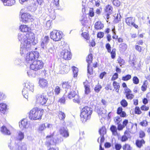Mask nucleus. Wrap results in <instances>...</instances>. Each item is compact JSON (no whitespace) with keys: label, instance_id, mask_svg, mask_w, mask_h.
Wrapping results in <instances>:
<instances>
[{"label":"nucleus","instance_id":"58836bf2","mask_svg":"<svg viewBox=\"0 0 150 150\" xmlns=\"http://www.w3.org/2000/svg\"><path fill=\"white\" fill-rule=\"evenodd\" d=\"M98 112L99 115H100L103 117L105 114L106 111L104 109H100L98 111Z\"/></svg>","mask_w":150,"mask_h":150},{"label":"nucleus","instance_id":"864d4df0","mask_svg":"<svg viewBox=\"0 0 150 150\" xmlns=\"http://www.w3.org/2000/svg\"><path fill=\"white\" fill-rule=\"evenodd\" d=\"M102 87L101 85H96L94 88V90L96 92H98L101 89Z\"/></svg>","mask_w":150,"mask_h":150},{"label":"nucleus","instance_id":"393cba45","mask_svg":"<svg viewBox=\"0 0 150 150\" xmlns=\"http://www.w3.org/2000/svg\"><path fill=\"white\" fill-rule=\"evenodd\" d=\"M24 134L23 132L21 131H19L17 133V135L16 137L17 140L19 141L22 140L24 138Z\"/></svg>","mask_w":150,"mask_h":150},{"label":"nucleus","instance_id":"4468645a","mask_svg":"<svg viewBox=\"0 0 150 150\" xmlns=\"http://www.w3.org/2000/svg\"><path fill=\"white\" fill-rule=\"evenodd\" d=\"M39 86L42 88H44L48 85L47 81L44 79L40 78L38 81Z\"/></svg>","mask_w":150,"mask_h":150},{"label":"nucleus","instance_id":"a211bd4d","mask_svg":"<svg viewBox=\"0 0 150 150\" xmlns=\"http://www.w3.org/2000/svg\"><path fill=\"white\" fill-rule=\"evenodd\" d=\"M19 126L20 128L22 129L28 128V121L25 119H23L19 122Z\"/></svg>","mask_w":150,"mask_h":150},{"label":"nucleus","instance_id":"c03bdc74","mask_svg":"<svg viewBox=\"0 0 150 150\" xmlns=\"http://www.w3.org/2000/svg\"><path fill=\"white\" fill-rule=\"evenodd\" d=\"M127 45L125 43H122L120 45V47L122 48V51H125L127 49Z\"/></svg>","mask_w":150,"mask_h":150},{"label":"nucleus","instance_id":"a19ab883","mask_svg":"<svg viewBox=\"0 0 150 150\" xmlns=\"http://www.w3.org/2000/svg\"><path fill=\"white\" fill-rule=\"evenodd\" d=\"M122 148L123 150H131L132 148L128 144H125L122 146Z\"/></svg>","mask_w":150,"mask_h":150},{"label":"nucleus","instance_id":"49530a36","mask_svg":"<svg viewBox=\"0 0 150 150\" xmlns=\"http://www.w3.org/2000/svg\"><path fill=\"white\" fill-rule=\"evenodd\" d=\"M112 3L114 6L118 7L120 4V2L118 0H113Z\"/></svg>","mask_w":150,"mask_h":150},{"label":"nucleus","instance_id":"1a4fd4ad","mask_svg":"<svg viewBox=\"0 0 150 150\" xmlns=\"http://www.w3.org/2000/svg\"><path fill=\"white\" fill-rule=\"evenodd\" d=\"M8 147L11 150H27L26 145L24 143L19 144H11Z\"/></svg>","mask_w":150,"mask_h":150},{"label":"nucleus","instance_id":"c85d7f7f","mask_svg":"<svg viewBox=\"0 0 150 150\" xmlns=\"http://www.w3.org/2000/svg\"><path fill=\"white\" fill-rule=\"evenodd\" d=\"M62 86L63 88L66 89L65 90L66 91V92L68 91L69 89H71V86L67 82H63L62 83Z\"/></svg>","mask_w":150,"mask_h":150},{"label":"nucleus","instance_id":"e2e57ef3","mask_svg":"<svg viewBox=\"0 0 150 150\" xmlns=\"http://www.w3.org/2000/svg\"><path fill=\"white\" fill-rule=\"evenodd\" d=\"M88 72L90 74H92L93 73V69L91 67H90L88 64Z\"/></svg>","mask_w":150,"mask_h":150},{"label":"nucleus","instance_id":"7c9ffc66","mask_svg":"<svg viewBox=\"0 0 150 150\" xmlns=\"http://www.w3.org/2000/svg\"><path fill=\"white\" fill-rule=\"evenodd\" d=\"M110 130L113 135L116 136L117 135V129L116 126L114 125H112L110 128Z\"/></svg>","mask_w":150,"mask_h":150},{"label":"nucleus","instance_id":"c9c22d12","mask_svg":"<svg viewBox=\"0 0 150 150\" xmlns=\"http://www.w3.org/2000/svg\"><path fill=\"white\" fill-rule=\"evenodd\" d=\"M93 56L92 54H89L86 58V61L88 63V64L90 65L92 62L93 59Z\"/></svg>","mask_w":150,"mask_h":150},{"label":"nucleus","instance_id":"7ed1b4c3","mask_svg":"<svg viewBox=\"0 0 150 150\" xmlns=\"http://www.w3.org/2000/svg\"><path fill=\"white\" fill-rule=\"evenodd\" d=\"M92 111V109L87 106L83 108L80 114L81 120L82 122H85L90 118Z\"/></svg>","mask_w":150,"mask_h":150},{"label":"nucleus","instance_id":"69168bd1","mask_svg":"<svg viewBox=\"0 0 150 150\" xmlns=\"http://www.w3.org/2000/svg\"><path fill=\"white\" fill-rule=\"evenodd\" d=\"M118 77V74L116 73L114 74L112 78V80L113 81L117 79Z\"/></svg>","mask_w":150,"mask_h":150},{"label":"nucleus","instance_id":"f257e3e1","mask_svg":"<svg viewBox=\"0 0 150 150\" xmlns=\"http://www.w3.org/2000/svg\"><path fill=\"white\" fill-rule=\"evenodd\" d=\"M17 38L21 44H29L34 45L38 42L37 39L35 38V35L30 32H28L25 34L23 33H19Z\"/></svg>","mask_w":150,"mask_h":150},{"label":"nucleus","instance_id":"b1692460","mask_svg":"<svg viewBox=\"0 0 150 150\" xmlns=\"http://www.w3.org/2000/svg\"><path fill=\"white\" fill-rule=\"evenodd\" d=\"M134 22V19L132 18L128 17L126 19V23L129 26H132Z\"/></svg>","mask_w":150,"mask_h":150},{"label":"nucleus","instance_id":"79ce46f5","mask_svg":"<svg viewBox=\"0 0 150 150\" xmlns=\"http://www.w3.org/2000/svg\"><path fill=\"white\" fill-rule=\"evenodd\" d=\"M60 91L61 89L58 86H56L54 89L55 95H58L60 93Z\"/></svg>","mask_w":150,"mask_h":150},{"label":"nucleus","instance_id":"2f4dec72","mask_svg":"<svg viewBox=\"0 0 150 150\" xmlns=\"http://www.w3.org/2000/svg\"><path fill=\"white\" fill-rule=\"evenodd\" d=\"M70 92L69 93L68 96V97L70 99L72 98L73 97H74L77 94L76 92L74 91H73L71 89H70Z\"/></svg>","mask_w":150,"mask_h":150},{"label":"nucleus","instance_id":"a18cd8bd","mask_svg":"<svg viewBox=\"0 0 150 150\" xmlns=\"http://www.w3.org/2000/svg\"><path fill=\"white\" fill-rule=\"evenodd\" d=\"M122 120L121 117L117 116L114 118V121L115 123L118 124Z\"/></svg>","mask_w":150,"mask_h":150},{"label":"nucleus","instance_id":"0e129e2a","mask_svg":"<svg viewBox=\"0 0 150 150\" xmlns=\"http://www.w3.org/2000/svg\"><path fill=\"white\" fill-rule=\"evenodd\" d=\"M141 109L143 110L147 111L149 109V107L145 105H143L141 107Z\"/></svg>","mask_w":150,"mask_h":150},{"label":"nucleus","instance_id":"338daca9","mask_svg":"<svg viewBox=\"0 0 150 150\" xmlns=\"http://www.w3.org/2000/svg\"><path fill=\"white\" fill-rule=\"evenodd\" d=\"M45 127L49 128H52L53 127V125L48 123H46L45 124Z\"/></svg>","mask_w":150,"mask_h":150},{"label":"nucleus","instance_id":"f704fd0d","mask_svg":"<svg viewBox=\"0 0 150 150\" xmlns=\"http://www.w3.org/2000/svg\"><path fill=\"white\" fill-rule=\"evenodd\" d=\"M113 86H114V88L115 89L116 91L117 92H119V90L120 88L119 83L116 81H114L113 83Z\"/></svg>","mask_w":150,"mask_h":150},{"label":"nucleus","instance_id":"de8ad7c7","mask_svg":"<svg viewBox=\"0 0 150 150\" xmlns=\"http://www.w3.org/2000/svg\"><path fill=\"white\" fill-rule=\"evenodd\" d=\"M147 83L145 81L144 82L143 85L141 87V89L143 91H145L146 90L147 88Z\"/></svg>","mask_w":150,"mask_h":150},{"label":"nucleus","instance_id":"a878e982","mask_svg":"<svg viewBox=\"0 0 150 150\" xmlns=\"http://www.w3.org/2000/svg\"><path fill=\"white\" fill-rule=\"evenodd\" d=\"M19 29L22 32H27L30 30V28L26 25H21L19 27Z\"/></svg>","mask_w":150,"mask_h":150},{"label":"nucleus","instance_id":"f3484780","mask_svg":"<svg viewBox=\"0 0 150 150\" xmlns=\"http://www.w3.org/2000/svg\"><path fill=\"white\" fill-rule=\"evenodd\" d=\"M59 133L62 136L64 137H67L69 136V133L67 128L63 127L59 130Z\"/></svg>","mask_w":150,"mask_h":150},{"label":"nucleus","instance_id":"f03ea898","mask_svg":"<svg viewBox=\"0 0 150 150\" xmlns=\"http://www.w3.org/2000/svg\"><path fill=\"white\" fill-rule=\"evenodd\" d=\"M44 112L43 110L42 109L37 108H34L30 112L29 118L32 120H40Z\"/></svg>","mask_w":150,"mask_h":150},{"label":"nucleus","instance_id":"2eb2a0df","mask_svg":"<svg viewBox=\"0 0 150 150\" xmlns=\"http://www.w3.org/2000/svg\"><path fill=\"white\" fill-rule=\"evenodd\" d=\"M21 18L20 20L23 22H25L28 21L31 18V16L28 13H24L21 15Z\"/></svg>","mask_w":150,"mask_h":150},{"label":"nucleus","instance_id":"412c9836","mask_svg":"<svg viewBox=\"0 0 150 150\" xmlns=\"http://www.w3.org/2000/svg\"><path fill=\"white\" fill-rule=\"evenodd\" d=\"M4 6H11L13 5L15 3L14 0H1Z\"/></svg>","mask_w":150,"mask_h":150},{"label":"nucleus","instance_id":"0eeeda50","mask_svg":"<svg viewBox=\"0 0 150 150\" xmlns=\"http://www.w3.org/2000/svg\"><path fill=\"white\" fill-rule=\"evenodd\" d=\"M43 66V63L41 60H35L30 65V68L32 70L35 71L41 69Z\"/></svg>","mask_w":150,"mask_h":150},{"label":"nucleus","instance_id":"aec40b11","mask_svg":"<svg viewBox=\"0 0 150 150\" xmlns=\"http://www.w3.org/2000/svg\"><path fill=\"white\" fill-rule=\"evenodd\" d=\"M49 37L48 36H45L42 40L41 46L43 49H45V47L49 41Z\"/></svg>","mask_w":150,"mask_h":150},{"label":"nucleus","instance_id":"37998d69","mask_svg":"<svg viewBox=\"0 0 150 150\" xmlns=\"http://www.w3.org/2000/svg\"><path fill=\"white\" fill-rule=\"evenodd\" d=\"M74 98L73 99L74 102L77 103H79L80 102V98L79 95L76 94Z\"/></svg>","mask_w":150,"mask_h":150},{"label":"nucleus","instance_id":"bb28decb","mask_svg":"<svg viewBox=\"0 0 150 150\" xmlns=\"http://www.w3.org/2000/svg\"><path fill=\"white\" fill-rule=\"evenodd\" d=\"M104 27L103 24L100 21H98L96 23L94 27L97 30H100Z\"/></svg>","mask_w":150,"mask_h":150},{"label":"nucleus","instance_id":"680f3d73","mask_svg":"<svg viewBox=\"0 0 150 150\" xmlns=\"http://www.w3.org/2000/svg\"><path fill=\"white\" fill-rule=\"evenodd\" d=\"M118 63H119L120 66L123 64L124 63V60L120 58H118L117 59Z\"/></svg>","mask_w":150,"mask_h":150},{"label":"nucleus","instance_id":"09e8293b","mask_svg":"<svg viewBox=\"0 0 150 150\" xmlns=\"http://www.w3.org/2000/svg\"><path fill=\"white\" fill-rule=\"evenodd\" d=\"M121 105L123 107H125L127 105V103L125 99L122 100L120 102Z\"/></svg>","mask_w":150,"mask_h":150},{"label":"nucleus","instance_id":"9d476101","mask_svg":"<svg viewBox=\"0 0 150 150\" xmlns=\"http://www.w3.org/2000/svg\"><path fill=\"white\" fill-rule=\"evenodd\" d=\"M54 135L53 134L48 135L46 137V145L49 147L51 145H55L56 144L58 143V141L54 139L53 138Z\"/></svg>","mask_w":150,"mask_h":150},{"label":"nucleus","instance_id":"8fccbe9b","mask_svg":"<svg viewBox=\"0 0 150 150\" xmlns=\"http://www.w3.org/2000/svg\"><path fill=\"white\" fill-rule=\"evenodd\" d=\"M45 128V124H42L40 125L38 129V131L41 132Z\"/></svg>","mask_w":150,"mask_h":150},{"label":"nucleus","instance_id":"4d7b16f0","mask_svg":"<svg viewBox=\"0 0 150 150\" xmlns=\"http://www.w3.org/2000/svg\"><path fill=\"white\" fill-rule=\"evenodd\" d=\"M6 96L3 93L0 92V101L5 99Z\"/></svg>","mask_w":150,"mask_h":150},{"label":"nucleus","instance_id":"4be33fe9","mask_svg":"<svg viewBox=\"0 0 150 150\" xmlns=\"http://www.w3.org/2000/svg\"><path fill=\"white\" fill-rule=\"evenodd\" d=\"M46 48V52L48 54H52L54 53V47L53 46L48 45L47 47L46 46L45 49Z\"/></svg>","mask_w":150,"mask_h":150},{"label":"nucleus","instance_id":"f8f14e48","mask_svg":"<svg viewBox=\"0 0 150 150\" xmlns=\"http://www.w3.org/2000/svg\"><path fill=\"white\" fill-rule=\"evenodd\" d=\"M71 56V52L67 50H62L60 53V57L65 60L70 59Z\"/></svg>","mask_w":150,"mask_h":150},{"label":"nucleus","instance_id":"423d86ee","mask_svg":"<svg viewBox=\"0 0 150 150\" xmlns=\"http://www.w3.org/2000/svg\"><path fill=\"white\" fill-rule=\"evenodd\" d=\"M62 36V33L60 31L54 30L50 33L51 39L55 41H58L60 40Z\"/></svg>","mask_w":150,"mask_h":150},{"label":"nucleus","instance_id":"3c124183","mask_svg":"<svg viewBox=\"0 0 150 150\" xmlns=\"http://www.w3.org/2000/svg\"><path fill=\"white\" fill-rule=\"evenodd\" d=\"M111 54V57L112 59H114L115 56V49L113 48L112 49L111 52H110Z\"/></svg>","mask_w":150,"mask_h":150},{"label":"nucleus","instance_id":"ea45409f","mask_svg":"<svg viewBox=\"0 0 150 150\" xmlns=\"http://www.w3.org/2000/svg\"><path fill=\"white\" fill-rule=\"evenodd\" d=\"M131 78V76L129 74H127L125 76H122V80L124 81H127Z\"/></svg>","mask_w":150,"mask_h":150},{"label":"nucleus","instance_id":"ddd939ff","mask_svg":"<svg viewBox=\"0 0 150 150\" xmlns=\"http://www.w3.org/2000/svg\"><path fill=\"white\" fill-rule=\"evenodd\" d=\"M69 70L70 68L69 66L65 65L64 64H61L59 71L60 73L63 74L65 73H67Z\"/></svg>","mask_w":150,"mask_h":150},{"label":"nucleus","instance_id":"9b49d317","mask_svg":"<svg viewBox=\"0 0 150 150\" xmlns=\"http://www.w3.org/2000/svg\"><path fill=\"white\" fill-rule=\"evenodd\" d=\"M32 45H28L21 44L20 54L21 56L24 55L25 54L27 53L28 51L30 50L31 47Z\"/></svg>","mask_w":150,"mask_h":150},{"label":"nucleus","instance_id":"e433bc0d","mask_svg":"<svg viewBox=\"0 0 150 150\" xmlns=\"http://www.w3.org/2000/svg\"><path fill=\"white\" fill-rule=\"evenodd\" d=\"M99 132L100 135H104L106 133V129L105 127L103 126L100 129Z\"/></svg>","mask_w":150,"mask_h":150},{"label":"nucleus","instance_id":"cd10ccee","mask_svg":"<svg viewBox=\"0 0 150 150\" xmlns=\"http://www.w3.org/2000/svg\"><path fill=\"white\" fill-rule=\"evenodd\" d=\"M7 109V105L4 103L0 104V110L1 112L5 113Z\"/></svg>","mask_w":150,"mask_h":150},{"label":"nucleus","instance_id":"473e14b6","mask_svg":"<svg viewBox=\"0 0 150 150\" xmlns=\"http://www.w3.org/2000/svg\"><path fill=\"white\" fill-rule=\"evenodd\" d=\"M144 143V141L143 139L141 140H137L136 142V144L137 146L139 148L141 147L142 145V144Z\"/></svg>","mask_w":150,"mask_h":150},{"label":"nucleus","instance_id":"6e6d98bb","mask_svg":"<svg viewBox=\"0 0 150 150\" xmlns=\"http://www.w3.org/2000/svg\"><path fill=\"white\" fill-rule=\"evenodd\" d=\"M27 74L28 75L29 77L34 76H35V73L33 72L31 70H29L27 72Z\"/></svg>","mask_w":150,"mask_h":150},{"label":"nucleus","instance_id":"774afa93","mask_svg":"<svg viewBox=\"0 0 150 150\" xmlns=\"http://www.w3.org/2000/svg\"><path fill=\"white\" fill-rule=\"evenodd\" d=\"M125 127L121 124H119L117 126V129L118 130L120 131L123 129Z\"/></svg>","mask_w":150,"mask_h":150},{"label":"nucleus","instance_id":"bf43d9fd","mask_svg":"<svg viewBox=\"0 0 150 150\" xmlns=\"http://www.w3.org/2000/svg\"><path fill=\"white\" fill-rule=\"evenodd\" d=\"M89 14V15L91 17L94 16V13L93 11V8H91L90 9Z\"/></svg>","mask_w":150,"mask_h":150},{"label":"nucleus","instance_id":"5fc2aeb1","mask_svg":"<svg viewBox=\"0 0 150 150\" xmlns=\"http://www.w3.org/2000/svg\"><path fill=\"white\" fill-rule=\"evenodd\" d=\"M133 81L134 83L138 84L139 83V80L138 78L136 76H134L133 78Z\"/></svg>","mask_w":150,"mask_h":150},{"label":"nucleus","instance_id":"5701e85b","mask_svg":"<svg viewBox=\"0 0 150 150\" xmlns=\"http://www.w3.org/2000/svg\"><path fill=\"white\" fill-rule=\"evenodd\" d=\"M0 131L2 134L5 135H10L11 134L10 131L4 126L1 127Z\"/></svg>","mask_w":150,"mask_h":150},{"label":"nucleus","instance_id":"c756f323","mask_svg":"<svg viewBox=\"0 0 150 150\" xmlns=\"http://www.w3.org/2000/svg\"><path fill=\"white\" fill-rule=\"evenodd\" d=\"M112 8L110 5H108L106 7L105 11L107 13V15L108 16L109 14L112 13Z\"/></svg>","mask_w":150,"mask_h":150},{"label":"nucleus","instance_id":"052dcab7","mask_svg":"<svg viewBox=\"0 0 150 150\" xmlns=\"http://www.w3.org/2000/svg\"><path fill=\"white\" fill-rule=\"evenodd\" d=\"M148 122L146 120H143L142 122H140V125L143 126H146L147 125Z\"/></svg>","mask_w":150,"mask_h":150},{"label":"nucleus","instance_id":"6ab92c4d","mask_svg":"<svg viewBox=\"0 0 150 150\" xmlns=\"http://www.w3.org/2000/svg\"><path fill=\"white\" fill-rule=\"evenodd\" d=\"M83 84L85 88V93L86 94L88 95L91 92L89 83L87 81H86L83 82Z\"/></svg>","mask_w":150,"mask_h":150},{"label":"nucleus","instance_id":"dca6fc26","mask_svg":"<svg viewBox=\"0 0 150 150\" xmlns=\"http://www.w3.org/2000/svg\"><path fill=\"white\" fill-rule=\"evenodd\" d=\"M126 97L127 99L131 100L134 97V95L132 93L131 91L128 88L125 89Z\"/></svg>","mask_w":150,"mask_h":150},{"label":"nucleus","instance_id":"603ef678","mask_svg":"<svg viewBox=\"0 0 150 150\" xmlns=\"http://www.w3.org/2000/svg\"><path fill=\"white\" fill-rule=\"evenodd\" d=\"M122 148L121 145L120 144L115 143V148L116 150H120Z\"/></svg>","mask_w":150,"mask_h":150},{"label":"nucleus","instance_id":"72a5a7b5","mask_svg":"<svg viewBox=\"0 0 150 150\" xmlns=\"http://www.w3.org/2000/svg\"><path fill=\"white\" fill-rule=\"evenodd\" d=\"M58 116L60 120H64L65 117L66 115L64 112L59 111L58 113Z\"/></svg>","mask_w":150,"mask_h":150},{"label":"nucleus","instance_id":"4c0bfd02","mask_svg":"<svg viewBox=\"0 0 150 150\" xmlns=\"http://www.w3.org/2000/svg\"><path fill=\"white\" fill-rule=\"evenodd\" d=\"M72 70L73 71L74 76L76 77L77 76V73L78 71V70L77 68L74 66L72 67Z\"/></svg>","mask_w":150,"mask_h":150},{"label":"nucleus","instance_id":"39448f33","mask_svg":"<svg viewBox=\"0 0 150 150\" xmlns=\"http://www.w3.org/2000/svg\"><path fill=\"white\" fill-rule=\"evenodd\" d=\"M39 57V54L37 52H29L26 54L25 59L27 62L31 63Z\"/></svg>","mask_w":150,"mask_h":150},{"label":"nucleus","instance_id":"6e6552de","mask_svg":"<svg viewBox=\"0 0 150 150\" xmlns=\"http://www.w3.org/2000/svg\"><path fill=\"white\" fill-rule=\"evenodd\" d=\"M48 98L46 94L44 93L38 95L36 97V102L37 103L43 105L46 104Z\"/></svg>","mask_w":150,"mask_h":150},{"label":"nucleus","instance_id":"13d9d810","mask_svg":"<svg viewBox=\"0 0 150 150\" xmlns=\"http://www.w3.org/2000/svg\"><path fill=\"white\" fill-rule=\"evenodd\" d=\"M135 113L138 114H140L142 112L140 110L139 108L138 107H136L135 109Z\"/></svg>","mask_w":150,"mask_h":150},{"label":"nucleus","instance_id":"20e7f679","mask_svg":"<svg viewBox=\"0 0 150 150\" xmlns=\"http://www.w3.org/2000/svg\"><path fill=\"white\" fill-rule=\"evenodd\" d=\"M30 91L33 92L34 91L33 84L29 82H26L25 83V86L22 91V93L24 97L26 99L28 98V91Z\"/></svg>","mask_w":150,"mask_h":150}]
</instances>
